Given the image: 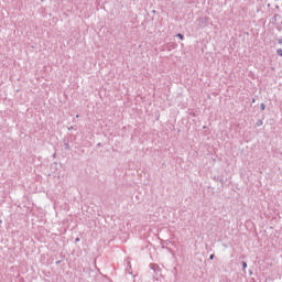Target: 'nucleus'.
I'll list each match as a JSON object with an SVG mask.
<instances>
[{
	"label": "nucleus",
	"mask_w": 282,
	"mask_h": 282,
	"mask_svg": "<svg viewBox=\"0 0 282 282\" xmlns=\"http://www.w3.org/2000/svg\"><path fill=\"white\" fill-rule=\"evenodd\" d=\"M76 241H80V239H79V238H76Z\"/></svg>",
	"instance_id": "5"
},
{
	"label": "nucleus",
	"mask_w": 282,
	"mask_h": 282,
	"mask_svg": "<svg viewBox=\"0 0 282 282\" xmlns=\"http://www.w3.org/2000/svg\"><path fill=\"white\" fill-rule=\"evenodd\" d=\"M260 107H261L262 111H265V104H261Z\"/></svg>",
	"instance_id": "2"
},
{
	"label": "nucleus",
	"mask_w": 282,
	"mask_h": 282,
	"mask_svg": "<svg viewBox=\"0 0 282 282\" xmlns=\"http://www.w3.org/2000/svg\"><path fill=\"white\" fill-rule=\"evenodd\" d=\"M176 36H177L181 41H184V35H183L182 33H178Z\"/></svg>",
	"instance_id": "1"
},
{
	"label": "nucleus",
	"mask_w": 282,
	"mask_h": 282,
	"mask_svg": "<svg viewBox=\"0 0 282 282\" xmlns=\"http://www.w3.org/2000/svg\"><path fill=\"white\" fill-rule=\"evenodd\" d=\"M209 259H215V254H212V256L209 257Z\"/></svg>",
	"instance_id": "4"
},
{
	"label": "nucleus",
	"mask_w": 282,
	"mask_h": 282,
	"mask_svg": "<svg viewBox=\"0 0 282 282\" xmlns=\"http://www.w3.org/2000/svg\"><path fill=\"white\" fill-rule=\"evenodd\" d=\"M72 129H74V128L73 127L68 128V130H72Z\"/></svg>",
	"instance_id": "6"
},
{
	"label": "nucleus",
	"mask_w": 282,
	"mask_h": 282,
	"mask_svg": "<svg viewBox=\"0 0 282 282\" xmlns=\"http://www.w3.org/2000/svg\"><path fill=\"white\" fill-rule=\"evenodd\" d=\"M246 268H248V263L242 262V269L246 270Z\"/></svg>",
	"instance_id": "3"
}]
</instances>
